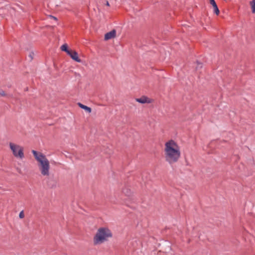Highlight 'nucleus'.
Here are the masks:
<instances>
[{"mask_svg":"<svg viewBox=\"0 0 255 255\" xmlns=\"http://www.w3.org/2000/svg\"><path fill=\"white\" fill-rule=\"evenodd\" d=\"M164 155L165 160L169 164L177 162L180 158V147L173 140H169L164 144Z\"/></svg>","mask_w":255,"mask_h":255,"instance_id":"1","label":"nucleus"},{"mask_svg":"<svg viewBox=\"0 0 255 255\" xmlns=\"http://www.w3.org/2000/svg\"><path fill=\"white\" fill-rule=\"evenodd\" d=\"M32 153L37 161V165L41 175L44 177L50 175V161L43 153L35 150H32Z\"/></svg>","mask_w":255,"mask_h":255,"instance_id":"2","label":"nucleus"},{"mask_svg":"<svg viewBox=\"0 0 255 255\" xmlns=\"http://www.w3.org/2000/svg\"><path fill=\"white\" fill-rule=\"evenodd\" d=\"M112 237L111 231L107 228H99L94 237L93 242L95 245L101 244Z\"/></svg>","mask_w":255,"mask_h":255,"instance_id":"3","label":"nucleus"},{"mask_svg":"<svg viewBox=\"0 0 255 255\" xmlns=\"http://www.w3.org/2000/svg\"><path fill=\"white\" fill-rule=\"evenodd\" d=\"M9 146L12 154L15 158L22 159L24 157L23 147L13 142H10Z\"/></svg>","mask_w":255,"mask_h":255,"instance_id":"4","label":"nucleus"},{"mask_svg":"<svg viewBox=\"0 0 255 255\" xmlns=\"http://www.w3.org/2000/svg\"><path fill=\"white\" fill-rule=\"evenodd\" d=\"M68 54L74 61H75L77 62H81V59L79 58L78 54L77 52H76L75 51H73V50H71Z\"/></svg>","mask_w":255,"mask_h":255,"instance_id":"5","label":"nucleus"},{"mask_svg":"<svg viewBox=\"0 0 255 255\" xmlns=\"http://www.w3.org/2000/svg\"><path fill=\"white\" fill-rule=\"evenodd\" d=\"M135 101L141 104H149L151 102V100L146 96H142L139 98H136Z\"/></svg>","mask_w":255,"mask_h":255,"instance_id":"6","label":"nucleus"},{"mask_svg":"<svg viewBox=\"0 0 255 255\" xmlns=\"http://www.w3.org/2000/svg\"><path fill=\"white\" fill-rule=\"evenodd\" d=\"M116 36V31L115 29L107 33L105 35V40H108L115 37Z\"/></svg>","mask_w":255,"mask_h":255,"instance_id":"7","label":"nucleus"},{"mask_svg":"<svg viewBox=\"0 0 255 255\" xmlns=\"http://www.w3.org/2000/svg\"><path fill=\"white\" fill-rule=\"evenodd\" d=\"M78 105L79 107H80L81 109L84 110L87 113H91L92 110L90 107H88L85 105H83L82 104L80 103H78Z\"/></svg>","mask_w":255,"mask_h":255,"instance_id":"8","label":"nucleus"},{"mask_svg":"<svg viewBox=\"0 0 255 255\" xmlns=\"http://www.w3.org/2000/svg\"><path fill=\"white\" fill-rule=\"evenodd\" d=\"M60 49L62 51L66 52L67 53V54L69 53V52L71 50L68 48V45H67V44H63L61 46Z\"/></svg>","mask_w":255,"mask_h":255,"instance_id":"9","label":"nucleus"},{"mask_svg":"<svg viewBox=\"0 0 255 255\" xmlns=\"http://www.w3.org/2000/svg\"><path fill=\"white\" fill-rule=\"evenodd\" d=\"M123 193L124 194H125L127 196H130V195L131 194V192L130 190L129 189H128V188L123 189Z\"/></svg>","mask_w":255,"mask_h":255,"instance_id":"10","label":"nucleus"},{"mask_svg":"<svg viewBox=\"0 0 255 255\" xmlns=\"http://www.w3.org/2000/svg\"><path fill=\"white\" fill-rule=\"evenodd\" d=\"M250 5L252 8V11L253 13H255V0H252L250 2Z\"/></svg>","mask_w":255,"mask_h":255,"instance_id":"11","label":"nucleus"},{"mask_svg":"<svg viewBox=\"0 0 255 255\" xmlns=\"http://www.w3.org/2000/svg\"><path fill=\"white\" fill-rule=\"evenodd\" d=\"M214 9V12L215 13L217 14V15H218L219 14V10L218 9V7L217 6V5H216L215 6L213 7Z\"/></svg>","mask_w":255,"mask_h":255,"instance_id":"12","label":"nucleus"},{"mask_svg":"<svg viewBox=\"0 0 255 255\" xmlns=\"http://www.w3.org/2000/svg\"><path fill=\"white\" fill-rule=\"evenodd\" d=\"M19 217L20 219H23L24 217V214L23 211H21L19 214Z\"/></svg>","mask_w":255,"mask_h":255,"instance_id":"13","label":"nucleus"},{"mask_svg":"<svg viewBox=\"0 0 255 255\" xmlns=\"http://www.w3.org/2000/svg\"><path fill=\"white\" fill-rule=\"evenodd\" d=\"M210 2L211 4H212L213 7L216 5H217L215 0H210Z\"/></svg>","mask_w":255,"mask_h":255,"instance_id":"14","label":"nucleus"},{"mask_svg":"<svg viewBox=\"0 0 255 255\" xmlns=\"http://www.w3.org/2000/svg\"><path fill=\"white\" fill-rule=\"evenodd\" d=\"M5 95V94L4 91L0 89V96H4Z\"/></svg>","mask_w":255,"mask_h":255,"instance_id":"15","label":"nucleus"},{"mask_svg":"<svg viewBox=\"0 0 255 255\" xmlns=\"http://www.w3.org/2000/svg\"><path fill=\"white\" fill-rule=\"evenodd\" d=\"M34 55L33 53H30L29 54V56L30 57L31 59H32V56Z\"/></svg>","mask_w":255,"mask_h":255,"instance_id":"16","label":"nucleus"},{"mask_svg":"<svg viewBox=\"0 0 255 255\" xmlns=\"http://www.w3.org/2000/svg\"><path fill=\"white\" fill-rule=\"evenodd\" d=\"M50 17L51 18H53L54 19V20H57V18L56 17H54V16H51L50 15Z\"/></svg>","mask_w":255,"mask_h":255,"instance_id":"17","label":"nucleus"},{"mask_svg":"<svg viewBox=\"0 0 255 255\" xmlns=\"http://www.w3.org/2000/svg\"><path fill=\"white\" fill-rule=\"evenodd\" d=\"M106 5L107 6H110V4L109 3V2L108 1H106Z\"/></svg>","mask_w":255,"mask_h":255,"instance_id":"18","label":"nucleus"}]
</instances>
